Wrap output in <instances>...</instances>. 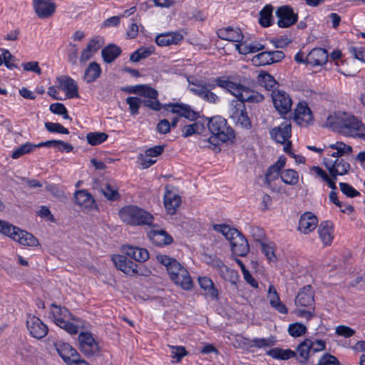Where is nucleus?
Masks as SVG:
<instances>
[{
    "label": "nucleus",
    "mask_w": 365,
    "mask_h": 365,
    "mask_svg": "<svg viewBox=\"0 0 365 365\" xmlns=\"http://www.w3.org/2000/svg\"><path fill=\"white\" fill-rule=\"evenodd\" d=\"M200 288L204 291V294L211 300L219 299V292L213 281L207 277H199L197 279Z\"/></svg>",
    "instance_id": "bb28decb"
},
{
    "label": "nucleus",
    "mask_w": 365,
    "mask_h": 365,
    "mask_svg": "<svg viewBox=\"0 0 365 365\" xmlns=\"http://www.w3.org/2000/svg\"><path fill=\"white\" fill-rule=\"evenodd\" d=\"M28 330L31 335L36 339H42L48 333V327L43 322L35 316L29 315L26 320Z\"/></svg>",
    "instance_id": "6ab92c4d"
},
{
    "label": "nucleus",
    "mask_w": 365,
    "mask_h": 365,
    "mask_svg": "<svg viewBox=\"0 0 365 365\" xmlns=\"http://www.w3.org/2000/svg\"><path fill=\"white\" fill-rule=\"evenodd\" d=\"M19 227L13 225L0 220V232L4 235L11 237L12 240L16 232L19 231Z\"/></svg>",
    "instance_id": "864d4df0"
},
{
    "label": "nucleus",
    "mask_w": 365,
    "mask_h": 365,
    "mask_svg": "<svg viewBox=\"0 0 365 365\" xmlns=\"http://www.w3.org/2000/svg\"><path fill=\"white\" fill-rule=\"evenodd\" d=\"M181 203L180 197L170 191L165 195L164 205L165 207L170 215H174Z\"/></svg>",
    "instance_id": "4c0bfd02"
},
{
    "label": "nucleus",
    "mask_w": 365,
    "mask_h": 365,
    "mask_svg": "<svg viewBox=\"0 0 365 365\" xmlns=\"http://www.w3.org/2000/svg\"><path fill=\"white\" fill-rule=\"evenodd\" d=\"M295 304L314 310V292L310 285L305 286L300 289L296 297Z\"/></svg>",
    "instance_id": "b1692460"
},
{
    "label": "nucleus",
    "mask_w": 365,
    "mask_h": 365,
    "mask_svg": "<svg viewBox=\"0 0 365 365\" xmlns=\"http://www.w3.org/2000/svg\"><path fill=\"white\" fill-rule=\"evenodd\" d=\"M157 260L166 267L170 279L184 290H190L192 281L189 272L175 258L165 255H158Z\"/></svg>",
    "instance_id": "423d86ee"
},
{
    "label": "nucleus",
    "mask_w": 365,
    "mask_h": 365,
    "mask_svg": "<svg viewBox=\"0 0 365 365\" xmlns=\"http://www.w3.org/2000/svg\"><path fill=\"white\" fill-rule=\"evenodd\" d=\"M269 354L273 358L282 360H287L296 356V353L290 349L283 350L278 348L270 350Z\"/></svg>",
    "instance_id": "09e8293b"
},
{
    "label": "nucleus",
    "mask_w": 365,
    "mask_h": 365,
    "mask_svg": "<svg viewBox=\"0 0 365 365\" xmlns=\"http://www.w3.org/2000/svg\"><path fill=\"white\" fill-rule=\"evenodd\" d=\"M46 190L48 192H50L51 195L59 200L61 202H64L66 200V196L63 190H62L58 185L55 184H48L46 186Z\"/></svg>",
    "instance_id": "5fc2aeb1"
},
{
    "label": "nucleus",
    "mask_w": 365,
    "mask_h": 365,
    "mask_svg": "<svg viewBox=\"0 0 365 365\" xmlns=\"http://www.w3.org/2000/svg\"><path fill=\"white\" fill-rule=\"evenodd\" d=\"M219 274L222 278L233 284H236L239 280V274L237 272L230 269L227 266L223 267L222 270H221Z\"/></svg>",
    "instance_id": "8fccbe9b"
},
{
    "label": "nucleus",
    "mask_w": 365,
    "mask_h": 365,
    "mask_svg": "<svg viewBox=\"0 0 365 365\" xmlns=\"http://www.w3.org/2000/svg\"><path fill=\"white\" fill-rule=\"evenodd\" d=\"M79 349L87 357L99 355L100 346L93 338V334L88 331H82L78 337Z\"/></svg>",
    "instance_id": "2eb2a0df"
},
{
    "label": "nucleus",
    "mask_w": 365,
    "mask_h": 365,
    "mask_svg": "<svg viewBox=\"0 0 365 365\" xmlns=\"http://www.w3.org/2000/svg\"><path fill=\"white\" fill-rule=\"evenodd\" d=\"M212 135L206 140L208 148L215 152L220 150L219 145L235 137L233 130L227 126V120L221 116L211 118L207 124Z\"/></svg>",
    "instance_id": "0eeeda50"
},
{
    "label": "nucleus",
    "mask_w": 365,
    "mask_h": 365,
    "mask_svg": "<svg viewBox=\"0 0 365 365\" xmlns=\"http://www.w3.org/2000/svg\"><path fill=\"white\" fill-rule=\"evenodd\" d=\"M324 163L330 175L335 179L338 175H346L351 168L349 163L342 158H326Z\"/></svg>",
    "instance_id": "dca6fc26"
},
{
    "label": "nucleus",
    "mask_w": 365,
    "mask_h": 365,
    "mask_svg": "<svg viewBox=\"0 0 365 365\" xmlns=\"http://www.w3.org/2000/svg\"><path fill=\"white\" fill-rule=\"evenodd\" d=\"M307 331V327L301 323H294L289 324L288 327L289 334L294 337H298L304 335Z\"/></svg>",
    "instance_id": "4d7b16f0"
},
{
    "label": "nucleus",
    "mask_w": 365,
    "mask_h": 365,
    "mask_svg": "<svg viewBox=\"0 0 365 365\" xmlns=\"http://www.w3.org/2000/svg\"><path fill=\"white\" fill-rule=\"evenodd\" d=\"M120 220L131 226L151 225L153 216L136 205H126L119 210Z\"/></svg>",
    "instance_id": "9d476101"
},
{
    "label": "nucleus",
    "mask_w": 365,
    "mask_h": 365,
    "mask_svg": "<svg viewBox=\"0 0 365 365\" xmlns=\"http://www.w3.org/2000/svg\"><path fill=\"white\" fill-rule=\"evenodd\" d=\"M189 90L205 101L215 104L220 98L212 90L217 86L236 97L230 103V117L236 125L244 128H250L251 122L247 115L245 103H256L262 102L264 96L240 83L232 81L231 76H222L215 79V83L203 81H188Z\"/></svg>",
    "instance_id": "39448f33"
},
{
    "label": "nucleus",
    "mask_w": 365,
    "mask_h": 365,
    "mask_svg": "<svg viewBox=\"0 0 365 365\" xmlns=\"http://www.w3.org/2000/svg\"><path fill=\"white\" fill-rule=\"evenodd\" d=\"M49 108L53 113L63 115V118L65 119L69 118L67 109L63 103H52L50 105Z\"/></svg>",
    "instance_id": "680f3d73"
},
{
    "label": "nucleus",
    "mask_w": 365,
    "mask_h": 365,
    "mask_svg": "<svg viewBox=\"0 0 365 365\" xmlns=\"http://www.w3.org/2000/svg\"><path fill=\"white\" fill-rule=\"evenodd\" d=\"M125 102L129 106L130 114L132 115H137L142 104V100L138 97L129 96L126 98Z\"/></svg>",
    "instance_id": "6e6d98bb"
},
{
    "label": "nucleus",
    "mask_w": 365,
    "mask_h": 365,
    "mask_svg": "<svg viewBox=\"0 0 365 365\" xmlns=\"http://www.w3.org/2000/svg\"><path fill=\"white\" fill-rule=\"evenodd\" d=\"M108 138V135L103 132H91L86 135L88 143L93 146L103 143Z\"/></svg>",
    "instance_id": "de8ad7c7"
},
{
    "label": "nucleus",
    "mask_w": 365,
    "mask_h": 365,
    "mask_svg": "<svg viewBox=\"0 0 365 365\" xmlns=\"http://www.w3.org/2000/svg\"><path fill=\"white\" fill-rule=\"evenodd\" d=\"M329 148L336 150V152L331 153L329 158H341L345 155H348L352 153V148L350 145H348L341 141H338L336 143L329 145Z\"/></svg>",
    "instance_id": "79ce46f5"
},
{
    "label": "nucleus",
    "mask_w": 365,
    "mask_h": 365,
    "mask_svg": "<svg viewBox=\"0 0 365 365\" xmlns=\"http://www.w3.org/2000/svg\"><path fill=\"white\" fill-rule=\"evenodd\" d=\"M331 127L337 129L344 135L362 138L363 132H365L364 124L355 116L347 113H338L335 118L332 116L328 118Z\"/></svg>",
    "instance_id": "6e6552de"
},
{
    "label": "nucleus",
    "mask_w": 365,
    "mask_h": 365,
    "mask_svg": "<svg viewBox=\"0 0 365 365\" xmlns=\"http://www.w3.org/2000/svg\"><path fill=\"white\" fill-rule=\"evenodd\" d=\"M318 219L310 212H307L300 216L298 230L303 234H309L317 226Z\"/></svg>",
    "instance_id": "a878e982"
},
{
    "label": "nucleus",
    "mask_w": 365,
    "mask_h": 365,
    "mask_svg": "<svg viewBox=\"0 0 365 365\" xmlns=\"http://www.w3.org/2000/svg\"><path fill=\"white\" fill-rule=\"evenodd\" d=\"M203 124L196 122L184 126L182 130V135L184 138H187L193 134L200 133L203 130Z\"/></svg>",
    "instance_id": "3c124183"
},
{
    "label": "nucleus",
    "mask_w": 365,
    "mask_h": 365,
    "mask_svg": "<svg viewBox=\"0 0 365 365\" xmlns=\"http://www.w3.org/2000/svg\"><path fill=\"white\" fill-rule=\"evenodd\" d=\"M217 36L223 40L240 42L243 39V35L241 30L238 28L234 29L232 27L222 28L217 31Z\"/></svg>",
    "instance_id": "2f4dec72"
},
{
    "label": "nucleus",
    "mask_w": 365,
    "mask_h": 365,
    "mask_svg": "<svg viewBox=\"0 0 365 365\" xmlns=\"http://www.w3.org/2000/svg\"><path fill=\"white\" fill-rule=\"evenodd\" d=\"M280 173L281 172L277 171L271 166L269 168L266 173L265 181L273 191H278V189L274 185V182L278 180L279 176H280Z\"/></svg>",
    "instance_id": "603ef678"
},
{
    "label": "nucleus",
    "mask_w": 365,
    "mask_h": 365,
    "mask_svg": "<svg viewBox=\"0 0 365 365\" xmlns=\"http://www.w3.org/2000/svg\"><path fill=\"white\" fill-rule=\"evenodd\" d=\"M74 198L76 203L83 208L93 209L96 207L95 200L86 190L76 191Z\"/></svg>",
    "instance_id": "72a5a7b5"
},
{
    "label": "nucleus",
    "mask_w": 365,
    "mask_h": 365,
    "mask_svg": "<svg viewBox=\"0 0 365 365\" xmlns=\"http://www.w3.org/2000/svg\"><path fill=\"white\" fill-rule=\"evenodd\" d=\"M45 127L50 133H57L66 135L69 134V130L58 123L47 122L45 123Z\"/></svg>",
    "instance_id": "bf43d9fd"
},
{
    "label": "nucleus",
    "mask_w": 365,
    "mask_h": 365,
    "mask_svg": "<svg viewBox=\"0 0 365 365\" xmlns=\"http://www.w3.org/2000/svg\"><path fill=\"white\" fill-rule=\"evenodd\" d=\"M13 240L24 246L36 247L39 245L38 240L32 234L21 229L16 232Z\"/></svg>",
    "instance_id": "c9c22d12"
},
{
    "label": "nucleus",
    "mask_w": 365,
    "mask_h": 365,
    "mask_svg": "<svg viewBox=\"0 0 365 365\" xmlns=\"http://www.w3.org/2000/svg\"><path fill=\"white\" fill-rule=\"evenodd\" d=\"M257 80L259 83L267 90L272 89L277 84V81L269 73L262 71L258 75Z\"/></svg>",
    "instance_id": "a18cd8bd"
},
{
    "label": "nucleus",
    "mask_w": 365,
    "mask_h": 365,
    "mask_svg": "<svg viewBox=\"0 0 365 365\" xmlns=\"http://www.w3.org/2000/svg\"><path fill=\"white\" fill-rule=\"evenodd\" d=\"M101 68L96 62L91 63L86 69L83 74V79L88 83L95 81L101 75Z\"/></svg>",
    "instance_id": "ea45409f"
},
{
    "label": "nucleus",
    "mask_w": 365,
    "mask_h": 365,
    "mask_svg": "<svg viewBox=\"0 0 365 365\" xmlns=\"http://www.w3.org/2000/svg\"><path fill=\"white\" fill-rule=\"evenodd\" d=\"M253 62L257 65L272 64V58L270 51H263L257 54L252 59Z\"/></svg>",
    "instance_id": "13d9d810"
},
{
    "label": "nucleus",
    "mask_w": 365,
    "mask_h": 365,
    "mask_svg": "<svg viewBox=\"0 0 365 365\" xmlns=\"http://www.w3.org/2000/svg\"><path fill=\"white\" fill-rule=\"evenodd\" d=\"M276 16L278 19L277 25L280 28H288L294 25L298 19L297 14H295L289 5L278 7L276 10Z\"/></svg>",
    "instance_id": "f3484780"
},
{
    "label": "nucleus",
    "mask_w": 365,
    "mask_h": 365,
    "mask_svg": "<svg viewBox=\"0 0 365 365\" xmlns=\"http://www.w3.org/2000/svg\"><path fill=\"white\" fill-rule=\"evenodd\" d=\"M2 53V61L5 66L9 68H17V65L14 63L16 61L14 56L6 49H1Z\"/></svg>",
    "instance_id": "e2e57ef3"
},
{
    "label": "nucleus",
    "mask_w": 365,
    "mask_h": 365,
    "mask_svg": "<svg viewBox=\"0 0 365 365\" xmlns=\"http://www.w3.org/2000/svg\"><path fill=\"white\" fill-rule=\"evenodd\" d=\"M294 120L301 126H307L312 121V113L305 102L297 104L294 109Z\"/></svg>",
    "instance_id": "aec40b11"
},
{
    "label": "nucleus",
    "mask_w": 365,
    "mask_h": 365,
    "mask_svg": "<svg viewBox=\"0 0 365 365\" xmlns=\"http://www.w3.org/2000/svg\"><path fill=\"white\" fill-rule=\"evenodd\" d=\"M150 240L158 246L168 245L173 242V237L163 230H152L148 233Z\"/></svg>",
    "instance_id": "473e14b6"
},
{
    "label": "nucleus",
    "mask_w": 365,
    "mask_h": 365,
    "mask_svg": "<svg viewBox=\"0 0 365 365\" xmlns=\"http://www.w3.org/2000/svg\"><path fill=\"white\" fill-rule=\"evenodd\" d=\"M51 314L56 324L70 334H76L80 327L83 328V322L80 319H73V322L68 321L70 312L66 307L52 304Z\"/></svg>",
    "instance_id": "9b49d317"
},
{
    "label": "nucleus",
    "mask_w": 365,
    "mask_h": 365,
    "mask_svg": "<svg viewBox=\"0 0 365 365\" xmlns=\"http://www.w3.org/2000/svg\"><path fill=\"white\" fill-rule=\"evenodd\" d=\"M119 187L113 180H107L101 186V192L110 201H116L120 198L118 192Z\"/></svg>",
    "instance_id": "c756f323"
},
{
    "label": "nucleus",
    "mask_w": 365,
    "mask_h": 365,
    "mask_svg": "<svg viewBox=\"0 0 365 365\" xmlns=\"http://www.w3.org/2000/svg\"><path fill=\"white\" fill-rule=\"evenodd\" d=\"M120 48L115 44H110L107 46L101 51L102 57L104 61L107 63H112L120 56Z\"/></svg>",
    "instance_id": "58836bf2"
},
{
    "label": "nucleus",
    "mask_w": 365,
    "mask_h": 365,
    "mask_svg": "<svg viewBox=\"0 0 365 365\" xmlns=\"http://www.w3.org/2000/svg\"><path fill=\"white\" fill-rule=\"evenodd\" d=\"M273 6L270 4L266 5L259 11V23L263 27H269L273 23Z\"/></svg>",
    "instance_id": "a19ab883"
},
{
    "label": "nucleus",
    "mask_w": 365,
    "mask_h": 365,
    "mask_svg": "<svg viewBox=\"0 0 365 365\" xmlns=\"http://www.w3.org/2000/svg\"><path fill=\"white\" fill-rule=\"evenodd\" d=\"M319 238L324 245H329L334 239V225L330 221H324L319 225Z\"/></svg>",
    "instance_id": "7c9ffc66"
},
{
    "label": "nucleus",
    "mask_w": 365,
    "mask_h": 365,
    "mask_svg": "<svg viewBox=\"0 0 365 365\" xmlns=\"http://www.w3.org/2000/svg\"><path fill=\"white\" fill-rule=\"evenodd\" d=\"M280 178L285 184L294 185L299 182V174L293 169H287L281 172Z\"/></svg>",
    "instance_id": "c03bdc74"
},
{
    "label": "nucleus",
    "mask_w": 365,
    "mask_h": 365,
    "mask_svg": "<svg viewBox=\"0 0 365 365\" xmlns=\"http://www.w3.org/2000/svg\"><path fill=\"white\" fill-rule=\"evenodd\" d=\"M189 90L205 101L215 104L220 98L212 90L217 86L236 97L230 103V117L236 125L244 128H250L251 122L247 115L245 103H256L262 102L264 96L240 83L232 81L231 76H222L215 79V83L203 81H188Z\"/></svg>",
    "instance_id": "f03ea898"
},
{
    "label": "nucleus",
    "mask_w": 365,
    "mask_h": 365,
    "mask_svg": "<svg viewBox=\"0 0 365 365\" xmlns=\"http://www.w3.org/2000/svg\"><path fill=\"white\" fill-rule=\"evenodd\" d=\"M189 90L205 101L215 104L220 98L212 90L217 86L236 97L230 103V117L236 125L244 128H250L251 122L247 115L245 103H256L262 102L264 96L240 83L232 81L231 76H222L215 79V83L203 81H188Z\"/></svg>",
    "instance_id": "20e7f679"
},
{
    "label": "nucleus",
    "mask_w": 365,
    "mask_h": 365,
    "mask_svg": "<svg viewBox=\"0 0 365 365\" xmlns=\"http://www.w3.org/2000/svg\"><path fill=\"white\" fill-rule=\"evenodd\" d=\"M260 247L262 253L265 255L269 262H274L277 261V257L274 253L275 245L274 242L265 240L264 242H261Z\"/></svg>",
    "instance_id": "37998d69"
},
{
    "label": "nucleus",
    "mask_w": 365,
    "mask_h": 365,
    "mask_svg": "<svg viewBox=\"0 0 365 365\" xmlns=\"http://www.w3.org/2000/svg\"><path fill=\"white\" fill-rule=\"evenodd\" d=\"M112 260L118 269L121 270L126 274L147 275L149 271L143 266L130 261L124 255H114Z\"/></svg>",
    "instance_id": "ddd939ff"
},
{
    "label": "nucleus",
    "mask_w": 365,
    "mask_h": 365,
    "mask_svg": "<svg viewBox=\"0 0 365 365\" xmlns=\"http://www.w3.org/2000/svg\"><path fill=\"white\" fill-rule=\"evenodd\" d=\"M34 9L40 19L51 17L56 11V4L48 0H33Z\"/></svg>",
    "instance_id": "5701e85b"
},
{
    "label": "nucleus",
    "mask_w": 365,
    "mask_h": 365,
    "mask_svg": "<svg viewBox=\"0 0 365 365\" xmlns=\"http://www.w3.org/2000/svg\"><path fill=\"white\" fill-rule=\"evenodd\" d=\"M349 51L356 59L365 62V48L363 47L351 46Z\"/></svg>",
    "instance_id": "774afa93"
},
{
    "label": "nucleus",
    "mask_w": 365,
    "mask_h": 365,
    "mask_svg": "<svg viewBox=\"0 0 365 365\" xmlns=\"http://www.w3.org/2000/svg\"><path fill=\"white\" fill-rule=\"evenodd\" d=\"M328 58L327 51L322 48L312 49L306 57V63L313 66L324 64Z\"/></svg>",
    "instance_id": "c85d7f7f"
},
{
    "label": "nucleus",
    "mask_w": 365,
    "mask_h": 365,
    "mask_svg": "<svg viewBox=\"0 0 365 365\" xmlns=\"http://www.w3.org/2000/svg\"><path fill=\"white\" fill-rule=\"evenodd\" d=\"M272 98L274 108L280 114H286L290 111L292 101L289 94L285 91L281 90L273 91Z\"/></svg>",
    "instance_id": "a211bd4d"
},
{
    "label": "nucleus",
    "mask_w": 365,
    "mask_h": 365,
    "mask_svg": "<svg viewBox=\"0 0 365 365\" xmlns=\"http://www.w3.org/2000/svg\"><path fill=\"white\" fill-rule=\"evenodd\" d=\"M36 148V145L34 143H31L30 142H26V143L20 145L16 149H15L11 155V157L13 159H18L20 157L23 156L24 155L29 154Z\"/></svg>",
    "instance_id": "49530a36"
},
{
    "label": "nucleus",
    "mask_w": 365,
    "mask_h": 365,
    "mask_svg": "<svg viewBox=\"0 0 365 365\" xmlns=\"http://www.w3.org/2000/svg\"><path fill=\"white\" fill-rule=\"evenodd\" d=\"M170 349L171 357L176 359V361L179 362L182 357L187 354L185 348L182 346H169Z\"/></svg>",
    "instance_id": "052dcab7"
},
{
    "label": "nucleus",
    "mask_w": 365,
    "mask_h": 365,
    "mask_svg": "<svg viewBox=\"0 0 365 365\" xmlns=\"http://www.w3.org/2000/svg\"><path fill=\"white\" fill-rule=\"evenodd\" d=\"M214 230L221 232L230 241L232 253L237 256L245 257L250 250L247 239L235 228L227 225H215Z\"/></svg>",
    "instance_id": "1a4fd4ad"
},
{
    "label": "nucleus",
    "mask_w": 365,
    "mask_h": 365,
    "mask_svg": "<svg viewBox=\"0 0 365 365\" xmlns=\"http://www.w3.org/2000/svg\"><path fill=\"white\" fill-rule=\"evenodd\" d=\"M166 110L177 114L179 117H184L190 120H195L199 117V113L194 110L189 105L183 103H170L166 105Z\"/></svg>",
    "instance_id": "412c9836"
},
{
    "label": "nucleus",
    "mask_w": 365,
    "mask_h": 365,
    "mask_svg": "<svg viewBox=\"0 0 365 365\" xmlns=\"http://www.w3.org/2000/svg\"><path fill=\"white\" fill-rule=\"evenodd\" d=\"M59 89L63 91L68 98H78V88L76 82L68 76L63 75L57 78Z\"/></svg>",
    "instance_id": "4be33fe9"
},
{
    "label": "nucleus",
    "mask_w": 365,
    "mask_h": 365,
    "mask_svg": "<svg viewBox=\"0 0 365 365\" xmlns=\"http://www.w3.org/2000/svg\"><path fill=\"white\" fill-rule=\"evenodd\" d=\"M317 365H340V363L336 356L327 353L319 359Z\"/></svg>",
    "instance_id": "338daca9"
},
{
    "label": "nucleus",
    "mask_w": 365,
    "mask_h": 365,
    "mask_svg": "<svg viewBox=\"0 0 365 365\" xmlns=\"http://www.w3.org/2000/svg\"><path fill=\"white\" fill-rule=\"evenodd\" d=\"M56 348L67 365H89L69 344L59 342L56 344Z\"/></svg>",
    "instance_id": "4468645a"
},
{
    "label": "nucleus",
    "mask_w": 365,
    "mask_h": 365,
    "mask_svg": "<svg viewBox=\"0 0 365 365\" xmlns=\"http://www.w3.org/2000/svg\"><path fill=\"white\" fill-rule=\"evenodd\" d=\"M128 91L143 97L142 104L144 106L156 111L161 110V103L158 99V92L155 88L147 85H137L130 87Z\"/></svg>",
    "instance_id": "f8f14e48"
},
{
    "label": "nucleus",
    "mask_w": 365,
    "mask_h": 365,
    "mask_svg": "<svg viewBox=\"0 0 365 365\" xmlns=\"http://www.w3.org/2000/svg\"><path fill=\"white\" fill-rule=\"evenodd\" d=\"M312 342L310 339H306L299 344L295 356L301 364H306L308 361L312 352Z\"/></svg>",
    "instance_id": "e433bc0d"
},
{
    "label": "nucleus",
    "mask_w": 365,
    "mask_h": 365,
    "mask_svg": "<svg viewBox=\"0 0 365 365\" xmlns=\"http://www.w3.org/2000/svg\"><path fill=\"white\" fill-rule=\"evenodd\" d=\"M339 187L343 194L348 197H355L360 195V192L346 182H340Z\"/></svg>",
    "instance_id": "69168bd1"
},
{
    "label": "nucleus",
    "mask_w": 365,
    "mask_h": 365,
    "mask_svg": "<svg viewBox=\"0 0 365 365\" xmlns=\"http://www.w3.org/2000/svg\"><path fill=\"white\" fill-rule=\"evenodd\" d=\"M124 253L137 262H145L149 258L147 250L138 247L126 246L123 247Z\"/></svg>",
    "instance_id": "f704fd0d"
},
{
    "label": "nucleus",
    "mask_w": 365,
    "mask_h": 365,
    "mask_svg": "<svg viewBox=\"0 0 365 365\" xmlns=\"http://www.w3.org/2000/svg\"><path fill=\"white\" fill-rule=\"evenodd\" d=\"M291 130V123L288 120H285L279 126L272 128L270 130V135L276 142L284 143L290 138Z\"/></svg>",
    "instance_id": "393cba45"
},
{
    "label": "nucleus",
    "mask_w": 365,
    "mask_h": 365,
    "mask_svg": "<svg viewBox=\"0 0 365 365\" xmlns=\"http://www.w3.org/2000/svg\"><path fill=\"white\" fill-rule=\"evenodd\" d=\"M189 90L205 101L215 104L220 98L212 90L217 86L236 97L230 103V117L236 125L244 128H250L251 122L247 115L245 103H256L262 102L264 96L240 83L232 81L231 76H222L215 79V83L203 81H188Z\"/></svg>",
    "instance_id": "f257e3e1"
},
{
    "label": "nucleus",
    "mask_w": 365,
    "mask_h": 365,
    "mask_svg": "<svg viewBox=\"0 0 365 365\" xmlns=\"http://www.w3.org/2000/svg\"><path fill=\"white\" fill-rule=\"evenodd\" d=\"M183 38L180 32H165L155 37V43L160 46L178 44Z\"/></svg>",
    "instance_id": "cd10ccee"
},
{
    "label": "nucleus",
    "mask_w": 365,
    "mask_h": 365,
    "mask_svg": "<svg viewBox=\"0 0 365 365\" xmlns=\"http://www.w3.org/2000/svg\"><path fill=\"white\" fill-rule=\"evenodd\" d=\"M189 90L205 101L215 104L220 98L212 90L217 86L236 97L230 103V117L236 125L244 128H250L251 122L247 115L245 103H256L262 102L264 96L240 83L232 81L231 76H222L215 79V83L203 81H188Z\"/></svg>",
    "instance_id": "7ed1b4c3"
},
{
    "label": "nucleus",
    "mask_w": 365,
    "mask_h": 365,
    "mask_svg": "<svg viewBox=\"0 0 365 365\" xmlns=\"http://www.w3.org/2000/svg\"><path fill=\"white\" fill-rule=\"evenodd\" d=\"M271 43H272L277 48H282L288 46L292 42V38L288 36H282L278 38H273L270 39Z\"/></svg>",
    "instance_id": "0e129e2a"
}]
</instances>
